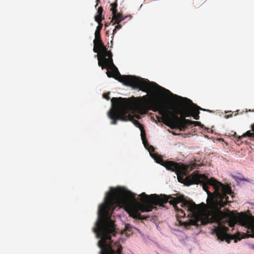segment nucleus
Segmentation results:
<instances>
[{"mask_svg":"<svg viewBox=\"0 0 254 254\" xmlns=\"http://www.w3.org/2000/svg\"><path fill=\"white\" fill-rule=\"evenodd\" d=\"M125 19V17H123L122 13H116L115 15H113V18L112 22L113 21H115L113 23V25L115 24H119L122 21Z\"/></svg>","mask_w":254,"mask_h":254,"instance_id":"nucleus-7","label":"nucleus"},{"mask_svg":"<svg viewBox=\"0 0 254 254\" xmlns=\"http://www.w3.org/2000/svg\"><path fill=\"white\" fill-rule=\"evenodd\" d=\"M122 28V25H120L119 24H118L117 26H115V29L113 30V35H114L115 33L117 32L118 30Z\"/></svg>","mask_w":254,"mask_h":254,"instance_id":"nucleus-16","label":"nucleus"},{"mask_svg":"<svg viewBox=\"0 0 254 254\" xmlns=\"http://www.w3.org/2000/svg\"><path fill=\"white\" fill-rule=\"evenodd\" d=\"M109 93H105L103 94V97L107 100H109L110 97H109Z\"/></svg>","mask_w":254,"mask_h":254,"instance_id":"nucleus-18","label":"nucleus"},{"mask_svg":"<svg viewBox=\"0 0 254 254\" xmlns=\"http://www.w3.org/2000/svg\"><path fill=\"white\" fill-rule=\"evenodd\" d=\"M198 184L202 185L203 189L208 194L207 203L211 210L208 214L199 205L196 204L192 200H185L183 197L175 198L166 194L147 195L142 192L140 194L141 202H138L134 193L122 187L110 188L111 192H106L104 202L99 206L98 219L93 228L97 238L101 239L98 243L101 249L99 254H124L120 243L114 242L111 240L112 237L115 236L117 233L114 221L111 219L112 212L120 205L124 207L131 217L146 220L147 217L142 216L140 212L151 211L154 208V205L162 206L164 203L169 202L177 212L176 217L179 223L186 228L191 225L198 226L216 222L217 225L214 226L211 233L216 235L217 240L226 241L230 243L231 240L235 239L236 243L243 238L239 235L228 234L229 228L225 224H228L232 227L239 220L242 225L252 232L250 235L245 234L247 237L243 238H254V217L242 214L238 218L229 210L223 212L220 209L232 201L229 200L228 195L231 196L232 199L234 197V193L229 185H225L214 178L209 179L205 175L196 172H193L186 178L185 184L187 186Z\"/></svg>","mask_w":254,"mask_h":254,"instance_id":"nucleus-1","label":"nucleus"},{"mask_svg":"<svg viewBox=\"0 0 254 254\" xmlns=\"http://www.w3.org/2000/svg\"><path fill=\"white\" fill-rule=\"evenodd\" d=\"M101 66L102 69H110L112 71L108 70L106 72L107 75L108 77H113L118 80L120 82L123 83L126 86L131 87L133 89H139L140 90L148 92L149 91H154L155 88H160L165 89L164 88L160 86L156 83L150 82L147 79L141 78L140 77L134 75H122L120 74L117 67L112 64L107 65L105 63L101 64Z\"/></svg>","mask_w":254,"mask_h":254,"instance_id":"nucleus-4","label":"nucleus"},{"mask_svg":"<svg viewBox=\"0 0 254 254\" xmlns=\"http://www.w3.org/2000/svg\"><path fill=\"white\" fill-rule=\"evenodd\" d=\"M103 11V7L102 6L99 7L98 8V10H97V13L98 14L102 15Z\"/></svg>","mask_w":254,"mask_h":254,"instance_id":"nucleus-17","label":"nucleus"},{"mask_svg":"<svg viewBox=\"0 0 254 254\" xmlns=\"http://www.w3.org/2000/svg\"><path fill=\"white\" fill-rule=\"evenodd\" d=\"M98 40H101V34H100V32H95V39L93 41H95L97 42V41H98Z\"/></svg>","mask_w":254,"mask_h":254,"instance_id":"nucleus-13","label":"nucleus"},{"mask_svg":"<svg viewBox=\"0 0 254 254\" xmlns=\"http://www.w3.org/2000/svg\"><path fill=\"white\" fill-rule=\"evenodd\" d=\"M111 6L110 10L112 11L113 15H115L117 12V7L118 6L117 0H116L114 3L110 4Z\"/></svg>","mask_w":254,"mask_h":254,"instance_id":"nucleus-10","label":"nucleus"},{"mask_svg":"<svg viewBox=\"0 0 254 254\" xmlns=\"http://www.w3.org/2000/svg\"><path fill=\"white\" fill-rule=\"evenodd\" d=\"M240 180H242V181H247V180L246 179H245L244 177L242 178H241Z\"/></svg>","mask_w":254,"mask_h":254,"instance_id":"nucleus-21","label":"nucleus"},{"mask_svg":"<svg viewBox=\"0 0 254 254\" xmlns=\"http://www.w3.org/2000/svg\"><path fill=\"white\" fill-rule=\"evenodd\" d=\"M103 19H104V16L102 17V15L98 14L95 16V20L98 23H101Z\"/></svg>","mask_w":254,"mask_h":254,"instance_id":"nucleus-12","label":"nucleus"},{"mask_svg":"<svg viewBox=\"0 0 254 254\" xmlns=\"http://www.w3.org/2000/svg\"><path fill=\"white\" fill-rule=\"evenodd\" d=\"M97 59L98 61V65H101V64L104 62L107 65L112 64L114 65L113 60V55L110 51H108L106 46L103 45L100 49V52L97 53Z\"/></svg>","mask_w":254,"mask_h":254,"instance_id":"nucleus-6","label":"nucleus"},{"mask_svg":"<svg viewBox=\"0 0 254 254\" xmlns=\"http://www.w3.org/2000/svg\"><path fill=\"white\" fill-rule=\"evenodd\" d=\"M137 102L132 101L130 98H124L122 97H113L111 101L112 108L108 112V116L112 120L111 124H117V120L121 121H130L135 127L141 129L143 126L137 121L133 119L129 114L134 108L139 110L142 109L143 105L145 104H149V109L152 107V104L154 101H160L157 99H150L147 95L139 97Z\"/></svg>","mask_w":254,"mask_h":254,"instance_id":"nucleus-3","label":"nucleus"},{"mask_svg":"<svg viewBox=\"0 0 254 254\" xmlns=\"http://www.w3.org/2000/svg\"><path fill=\"white\" fill-rule=\"evenodd\" d=\"M94 43V48L93 51L95 53H99L100 52V49L101 47L104 45L102 40H98L95 42V41H93Z\"/></svg>","mask_w":254,"mask_h":254,"instance_id":"nucleus-8","label":"nucleus"},{"mask_svg":"<svg viewBox=\"0 0 254 254\" xmlns=\"http://www.w3.org/2000/svg\"><path fill=\"white\" fill-rule=\"evenodd\" d=\"M154 91L160 92L164 91L166 93L173 96L176 101L184 107L187 106L189 107L187 109L184 110L181 114V117H179L178 114L173 111H170L173 108L171 106L167 105L162 101H154L152 104L151 110L154 112H158L159 114L162 116L163 123L167 126L172 129H179L181 131H185L188 126L193 125V126H200L203 127L204 125L199 122L192 121L185 119V117L192 116L195 120L199 119V110L207 111L211 112V111L202 109L195 104L192 103V101L188 98L173 94L169 90L162 89L160 88H155Z\"/></svg>","mask_w":254,"mask_h":254,"instance_id":"nucleus-2","label":"nucleus"},{"mask_svg":"<svg viewBox=\"0 0 254 254\" xmlns=\"http://www.w3.org/2000/svg\"><path fill=\"white\" fill-rule=\"evenodd\" d=\"M143 143L146 148L150 145L147 140L146 141L143 142Z\"/></svg>","mask_w":254,"mask_h":254,"instance_id":"nucleus-19","label":"nucleus"},{"mask_svg":"<svg viewBox=\"0 0 254 254\" xmlns=\"http://www.w3.org/2000/svg\"><path fill=\"white\" fill-rule=\"evenodd\" d=\"M146 148L148 150V151L150 154V155L151 156H152V155H154L155 154V153H153L155 151V149L152 145H150L148 147H147V148Z\"/></svg>","mask_w":254,"mask_h":254,"instance_id":"nucleus-14","label":"nucleus"},{"mask_svg":"<svg viewBox=\"0 0 254 254\" xmlns=\"http://www.w3.org/2000/svg\"><path fill=\"white\" fill-rule=\"evenodd\" d=\"M105 26H108V24H105Z\"/></svg>","mask_w":254,"mask_h":254,"instance_id":"nucleus-23","label":"nucleus"},{"mask_svg":"<svg viewBox=\"0 0 254 254\" xmlns=\"http://www.w3.org/2000/svg\"><path fill=\"white\" fill-rule=\"evenodd\" d=\"M126 228H127H127H128V225H126Z\"/></svg>","mask_w":254,"mask_h":254,"instance_id":"nucleus-22","label":"nucleus"},{"mask_svg":"<svg viewBox=\"0 0 254 254\" xmlns=\"http://www.w3.org/2000/svg\"><path fill=\"white\" fill-rule=\"evenodd\" d=\"M103 27V24L101 23H98V26L97 27V28H96V32H101V30L102 29Z\"/></svg>","mask_w":254,"mask_h":254,"instance_id":"nucleus-15","label":"nucleus"},{"mask_svg":"<svg viewBox=\"0 0 254 254\" xmlns=\"http://www.w3.org/2000/svg\"><path fill=\"white\" fill-rule=\"evenodd\" d=\"M140 131H141V139L142 140V142L146 141V135H145V131L144 129V127H142L141 128Z\"/></svg>","mask_w":254,"mask_h":254,"instance_id":"nucleus-11","label":"nucleus"},{"mask_svg":"<svg viewBox=\"0 0 254 254\" xmlns=\"http://www.w3.org/2000/svg\"><path fill=\"white\" fill-rule=\"evenodd\" d=\"M99 0H96V2H97V3H96V5H95V7H97V6L98 5V2L99 1Z\"/></svg>","mask_w":254,"mask_h":254,"instance_id":"nucleus-20","label":"nucleus"},{"mask_svg":"<svg viewBox=\"0 0 254 254\" xmlns=\"http://www.w3.org/2000/svg\"><path fill=\"white\" fill-rule=\"evenodd\" d=\"M252 130L253 132H252L251 130H249L244 133L242 136H240L239 137L238 140L246 136L254 137V124L252 126Z\"/></svg>","mask_w":254,"mask_h":254,"instance_id":"nucleus-9","label":"nucleus"},{"mask_svg":"<svg viewBox=\"0 0 254 254\" xmlns=\"http://www.w3.org/2000/svg\"><path fill=\"white\" fill-rule=\"evenodd\" d=\"M157 163L163 165L167 170L178 173H186L194 169V165H184L171 161H166L164 163L163 159L157 154L152 155L151 156Z\"/></svg>","mask_w":254,"mask_h":254,"instance_id":"nucleus-5","label":"nucleus"}]
</instances>
